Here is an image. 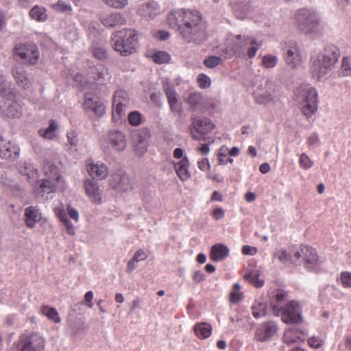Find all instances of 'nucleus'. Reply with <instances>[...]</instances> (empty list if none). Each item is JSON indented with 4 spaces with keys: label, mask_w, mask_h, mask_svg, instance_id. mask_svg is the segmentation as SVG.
<instances>
[{
    "label": "nucleus",
    "mask_w": 351,
    "mask_h": 351,
    "mask_svg": "<svg viewBox=\"0 0 351 351\" xmlns=\"http://www.w3.org/2000/svg\"><path fill=\"white\" fill-rule=\"evenodd\" d=\"M88 77L92 79L93 82L104 84L110 80L111 75L105 65L98 64L95 66L90 68Z\"/></svg>",
    "instance_id": "nucleus-21"
},
{
    "label": "nucleus",
    "mask_w": 351,
    "mask_h": 351,
    "mask_svg": "<svg viewBox=\"0 0 351 351\" xmlns=\"http://www.w3.org/2000/svg\"><path fill=\"white\" fill-rule=\"evenodd\" d=\"M340 73L343 76H351V64L348 57L345 56L341 60Z\"/></svg>",
    "instance_id": "nucleus-53"
},
{
    "label": "nucleus",
    "mask_w": 351,
    "mask_h": 351,
    "mask_svg": "<svg viewBox=\"0 0 351 351\" xmlns=\"http://www.w3.org/2000/svg\"><path fill=\"white\" fill-rule=\"evenodd\" d=\"M178 35L185 43L200 45L208 38L207 25L201 14L194 10Z\"/></svg>",
    "instance_id": "nucleus-2"
},
{
    "label": "nucleus",
    "mask_w": 351,
    "mask_h": 351,
    "mask_svg": "<svg viewBox=\"0 0 351 351\" xmlns=\"http://www.w3.org/2000/svg\"><path fill=\"white\" fill-rule=\"evenodd\" d=\"M136 155L141 157L143 156L147 150L148 143H132Z\"/></svg>",
    "instance_id": "nucleus-61"
},
{
    "label": "nucleus",
    "mask_w": 351,
    "mask_h": 351,
    "mask_svg": "<svg viewBox=\"0 0 351 351\" xmlns=\"http://www.w3.org/2000/svg\"><path fill=\"white\" fill-rule=\"evenodd\" d=\"M25 223L28 228H33L42 217L39 210L36 206H28L24 212Z\"/></svg>",
    "instance_id": "nucleus-31"
},
{
    "label": "nucleus",
    "mask_w": 351,
    "mask_h": 351,
    "mask_svg": "<svg viewBox=\"0 0 351 351\" xmlns=\"http://www.w3.org/2000/svg\"><path fill=\"white\" fill-rule=\"evenodd\" d=\"M189 162L187 158H183L179 162L174 165L176 172L182 181L189 179L191 174L189 171Z\"/></svg>",
    "instance_id": "nucleus-36"
},
{
    "label": "nucleus",
    "mask_w": 351,
    "mask_h": 351,
    "mask_svg": "<svg viewBox=\"0 0 351 351\" xmlns=\"http://www.w3.org/2000/svg\"><path fill=\"white\" fill-rule=\"evenodd\" d=\"M317 92L310 84H301L294 91V100L300 105L302 114L311 117L317 110Z\"/></svg>",
    "instance_id": "nucleus-5"
},
{
    "label": "nucleus",
    "mask_w": 351,
    "mask_h": 351,
    "mask_svg": "<svg viewBox=\"0 0 351 351\" xmlns=\"http://www.w3.org/2000/svg\"><path fill=\"white\" fill-rule=\"evenodd\" d=\"M45 348V340L38 332H27L10 347V351H42Z\"/></svg>",
    "instance_id": "nucleus-7"
},
{
    "label": "nucleus",
    "mask_w": 351,
    "mask_h": 351,
    "mask_svg": "<svg viewBox=\"0 0 351 351\" xmlns=\"http://www.w3.org/2000/svg\"><path fill=\"white\" fill-rule=\"evenodd\" d=\"M57 129L58 125L56 121L51 120L49 127L45 129H40L38 133L44 138L51 140L54 137Z\"/></svg>",
    "instance_id": "nucleus-43"
},
{
    "label": "nucleus",
    "mask_w": 351,
    "mask_h": 351,
    "mask_svg": "<svg viewBox=\"0 0 351 351\" xmlns=\"http://www.w3.org/2000/svg\"><path fill=\"white\" fill-rule=\"evenodd\" d=\"M299 163L300 167L304 169H310L313 165V162L310 159L308 155L304 153L300 155Z\"/></svg>",
    "instance_id": "nucleus-56"
},
{
    "label": "nucleus",
    "mask_w": 351,
    "mask_h": 351,
    "mask_svg": "<svg viewBox=\"0 0 351 351\" xmlns=\"http://www.w3.org/2000/svg\"><path fill=\"white\" fill-rule=\"evenodd\" d=\"M302 260L307 269L311 270L314 269L318 262V256L316 250L311 247L305 246Z\"/></svg>",
    "instance_id": "nucleus-30"
},
{
    "label": "nucleus",
    "mask_w": 351,
    "mask_h": 351,
    "mask_svg": "<svg viewBox=\"0 0 351 351\" xmlns=\"http://www.w3.org/2000/svg\"><path fill=\"white\" fill-rule=\"evenodd\" d=\"M222 59L219 56H208L204 60V64L209 69H214L221 64Z\"/></svg>",
    "instance_id": "nucleus-52"
},
{
    "label": "nucleus",
    "mask_w": 351,
    "mask_h": 351,
    "mask_svg": "<svg viewBox=\"0 0 351 351\" xmlns=\"http://www.w3.org/2000/svg\"><path fill=\"white\" fill-rule=\"evenodd\" d=\"M138 35L135 29H124L114 32L111 36V45L121 56H127L135 51Z\"/></svg>",
    "instance_id": "nucleus-6"
},
{
    "label": "nucleus",
    "mask_w": 351,
    "mask_h": 351,
    "mask_svg": "<svg viewBox=\"0 0 351 351\" xmlns=\"http://www.w3.org/2000/svg\"><path fill=\"white\" fill-rule=\"evenodd\" d=\"M339 280L343 287L346 288H351V273L348 271H343L340 274Z\"/></svg>",
    "instance_id": "nucleus-58"
},
{
    "label": "nucleus",
    "mask_w": 351,
    "mask_h": 351,
    "mask_svg": "<svg viewBox=\"0 0 351 351\" xmlns=\"http://www.w3.org/2000/svg\"><path fill=\"white\" fill-rule=\"evenodd\" d=\"M54 211L60 220L65 226L67 233L70 235H74L75 233V228L73 223L68 219L64 210L63 208H55Z\"/></svg>",
    "instance_id": "nucleus-39"
},
{
    "label": "nucleus",
    "mask_w": 351,
    "mask_h": 351,
    "mask_svg": "<svg viewBox=\"0 0 351 351\" xmlns=\"http://www.w3.org/2000/svg\"><path fill=\"white\" fill-rule=\"evenodd\" d=\"M142 120V116L138 111H133L128 115L129 123L134 126H137L141 124Z\"/></svg>",
    "instance_id": "nucleus-55"
},
{
    "label": "nucleus",
    "mask_w": 351,
    "mask_h": 351,
    "mask_svg": "<svg viewBox=\"0 0 351 351\" xmlns=\"http://www.w3.org/2000/svg\"><path fill=\"white\" fill-rule=\"evenodd\" d=\"M0 105L1 113L9 118H18L22 114V107L16 99V95L12 90V84L0 73Z\"/></svg>",
    "instance_id": "nucleus-3"
},
{
    "label": "nucleus",
    "mask_w": 351,
    "mask_h": 351,
    "mask_svg": "<svg viewBox=\"0 0 351 351\" xmlns=\"http://www.w3.org/2000/svg\"><path fill=\"white\" fill-rule=\"evenodd\" d=\"M107 6L114 9H122L128 4V0H101Z\"/></svg>",
    "instance_id": "nucleus-51"
},
{
    "label": "nucleus",
    "mask_w": 351,
    "mask_h": 351,
    "mask_svg": "<svg viewBox=\"0 0 351 351\" xmlns=\"http://www.w3.org/2000/svg\"><path fill=\"white\" fill-rule=\"evenodd\" d=\"M249 38L237 35L232 43L229 44L226 47V53L229 58L233 56L237 57H244L245 56V50L247 45Z\"/></svg>",
    "instance_id": "nucleus-17"
},
{
    "label": "nucleus",
    "mask_w": 351,
    "mask_h": 351,
    "mask_svg": "<svg viewBox=\"0 0 351 351\" xmlns=\"http://www.w3.org/2000/svg\"><path fill=\"white\" fill-rule=\"evenodd\" d=\"M12 75L16 84L25 89L29 90L32 86V80L24 68L21 66H15L12 69Z\"/></svg>",
    "instance_id": "nucleus-24"
},
{
    "label": "nucleus",
    "mask_w": 351,
    "mask_h": 351,
    "mask_svg": "<svg viewBox=\"0 0 351 351\" xmlns=\"http://www.w3.org/2000/svg\"><path fill=\"white\" fill-rule=\"evenodd\" d=\"M147 258V255L142 249L138 250L135 252V254H134V256L132 258V259L137 263L139 261H145Z\"/></svg>",
    "instance_id": "nucleus-63"
},
{
    "label": "nucleus",
    "mask_w": 351,
    "mask_h": 351,
    "mask_svg": "<svg viewBox=\"0 0 351 351\" xmlns=\"http://www.w3.org/2000/svg\"><path fill=\"white\" fill-rule=\"evenodd\" d=\"M215 128L213 123L206 117L192 118L190 134L195 141L204 140V135L211 132Z\"/></svg>",
    "instance_id": "nucleus-10"
},
{
    "label": "nucleus",
    "mask_w": 351,
    "mask_h": 351,
    "mask_svg": "<svg viewBox=\"0 0 351 351\" xmlns=\"http://www.w3.org/2000/svg\"><path fill=\"white\" fill-rule=\"evenodd\" d=\"M291 255L290 251L288 252L285 249H280L274 252V257L280 263H286L287 262L291 263Z\"/></svg>",
    "instance_id": "nucleus-49"
},
{
    "label": "nucleus",
    "mask_w": 351,
    "mask_h": 351,
    "mask_svg": "<svg viewBox=\"0 0 351 351\" xmlns=\"http://www.w3.org/2000/svg\"><path fill=\"white\" fill-rule=\"evenodd\" d=\"M278 62V58L276 56L272 54L265 55L262 58L261 64L267 69L274 68Z\"/></svg>",
    "instance_id": "nucleus-45"
},
{
    "label": "nucleus",
    "mask_w": 351,
    "mask_h": 351,
    "mask_svg": "<svg viewBox=\"0 0 351 351\" xmlns=\"http://www.w3.org/2000/svg\"><path fill=\"white\" fill-rule=\"evenodd\" d=\"M229 249L223 244H215L212 247L210 258L215 262L221 261L229 254Z\"/></svg>",
    "instance_id": "nucleus-35"
},
{
    "label": "nucleus",
    "mask_w": 351,
    "mask_h": 351,
    "mask_svg": "<svg viewBox=\"0 0 351 351\" xmlns=\"http://www.w3.org/2000/svg\"><path fill=\"white\" fill-rule=\"evenodd\" d=\"M302 309L300 304L291 300L286 304L280 311L281 319L285 323L298 324L302 322Z\"/></svg>",
    "instance_id": "nucleus-11"
},
{
    "label": "nucleus",
    "mask_w": 351,
    "mask_h": 351,
    "mask_svg": "<svg viewBox=\"0 0 351 351\" xmlns=\"http://www.w3.org/2000/svg\"><path fill=\"white\" fill-rule=\"evenodd\" d=\"M197 81L199 86L202 88H208L211 83L210 77L204 73H201L197 76Z\"/></svg>",
    "instance_id": "nucleus-59"
},
{
    "label": "nucleus",
    "mask_w": 351,
    "mask_h": 351,
    "mask_svg": "<svg viewBox=\"0 0 351 351\" xmlns=\"http://www.w3.org/2000/svg\"><path fill=\"white\" fill-rule=\"evenodd\" d=\"M40 312L49 319L55 323H60L61 322V318L59 316L58 311L53 307H51L47 305L43 306L40 308Z\"/></svg>",
    "instance_id": "nucleus-41"
},
{
    "label": "nucleus",
    "mask_w": 351,
    "mask_h": 351,
    "mask_svg": "<svg viewBox=\"0 0 351 351\" xmlns=\"http://www.w3.org/2000/svg\"><path fill=\"white\" fill-rule=\"evenodd\" d=\"M252 315L256 318H259L266 315L267 308L265 303L256 302L252 307Z\"/></svg>",
    "instance_id": "nucleus-48"
},
{
    "label": "nucleus",
    "mask_w": 351,
    "mask_h": 351,
    "mask_svg": "<svg viewBox=\"0 0 351 351\" xmlns=\"http://www.w3.org/2000/svg\"><path fill=\"white\" fill-rule=\"evenodd\" d=\"M107 142L117 152H123L127 147L125 134L117 129L110 130L107 132Z\"/></svg>",
    "instance_id": "nucleus-18"
},
{
    "label": "nucleus",
    "mask_w": 351,
    "mask_h": 351,
    "mask_svg": "<svg viewBox=\"0 0 351 351\" xmlns=\"http://www.w3.org/2000/svg\"><path fill=\"white\" fill-rule=\"evenodd\" d=\"M87 171L90 177L99 180L105 179L109 173L108 169L106 165L93 161L88 163Z\"/></svg>",
    "instance_id": "nucleus-29"
},
{
    "label": "nucleus",
    "mask_w": 351,
    "mask_h": 351,
    "mask_svg": "<svg viewBox=\"0 0 351 351\" xmlns=\"http://www.w3.org/2000/svg\"><path fill=\"white\" fill-rule=\"evenodd\" d=\"M68 143L70 145V149H73L75 151L77 150V146L78 144L77 135L74 132H68L66 134Z\"/></svg>",
    "instance_id": "nucleus-57"
},
{
    "label": "nucleus",
    "mask_w": 351,
    "mask_h": 351,
    "mask_svg": "<svg viewBox=\"0 0 351 351\" xmlns=\"http://www.w3.org/2000/svg\"><path fill=\"white\" fill-rule=\"evenodd\" d=\"M19 171L20 173L27 176V180L33 183L38 178V172L36 169L31 164L27 162H21L19 165Z\"/></svg>",
    "instance_id": "nucleus-34"
},
{
    "label": "nucleus",
    "mask_w": 351,
    "mask_h": 351,
    "mask_svg": "<svg viewBox=\"0 0 351 351\" xmlns=\"http://www.w3.org/2000/svg\"><path fill=\"white\" fill-rule=\"evenodd\" d=\"M52 7L57 11L59 12H69L71 10V6L67 5L65 2L59 1L56 3L53 4Z\"/></svg>",
    "instance_id": "nucleus-62"
},
{
    "label": "nucleus",
    "mask_w": 351,
    "mask_h": 351,
    "mask_svg": "<svg viewBox=\"0 0 351 351\" xmlns=\"http://www.w3.org/2000/svg\"><path fill=\"white\" fill-rule=\"evenodd\" d=\"M153 60L158 64L167 63L171 60L169 54L165 51H158L152 56Z\"/></svg>",
    "instance_id": "nucleus-54"
},
{
    "label": "nucleus",
    "mask_w": 351,
    "mask_h": 351,
    "mask_svg": "<svg viewBox=\"0 0 351 351\" xmlns=\"http://www.w3.org/2000/svg\"><path fill=\"white\" fill-rule=\"evenodd\" d=\"M20 154L19 147L10 141L1 140L0 158L4 160L15 159L19 158Z\"/></svg>",
    "instance_id": "nucleus-27"
},
{
    "label": "nucleus",
    "mask_w": 351,
    "mask_h": 351,
    "mask_svg": "<svg viewBox=\"0 0 351 351\" xmlns=\"http://www.w3.org/2000/svg\"><path fill=\"white\" fill-rule=\"evenodd\" d=\"M259 275L254 271H252L249 274H247L244 276L245 280H248L251 283H252L256 287H261L264 282L263 280H260L258 278Z\"/></svg>",
    "instance_id": "nucleus-50"
},
{
    "label": "nucleus",
    "mask_w": 351,
    "mask_h": 351,
    "mask_svg": "<svg viewBox=\"0 0 351 351\" xmlns=\"http://www.w3.org/2000/svg\"><path fill=\"white\" fill-rule=\"evenodd\" d=\"M83 108L86 112H93L98 117L103 116L106 112L104 103L97 96L90 93L84 95Z\"/></svg>",
    "instance_id": "nucleus-16"
},
{
    "label": "nucleus",
    "mask_w": 351,
    "mask_h": 351,
    "mask_svg": "<svg viewBox=\"0 0 351 351\" xmlns=\"http://www.w3.org/2000/svg\"><path fill=\"white\" fill-rule=\"evenodd\" d=\"M109 184L112 188L119 191H127L132 189L129 177L121 170L111 175Z\"/></svg>",
    "instance_id": "nucleus-19"
},
{
    "label": "nucleus",
    "mask_w": 351,
    "mask_h": 351,
    "mask_svg": "<svg viewBox=\"0 0 351 351\" xmlns=\"http://www.w3.org/2000/svg\"><path fill=\"white\" fill-rule=\"evenodd\" d=\"M261 43H258L257 40L249 38L247 45L246 47L247 56L249 58H252L256 56V53L260 48Z\"/></svg>",
    "instance_id": "nucleus-46"
},
{
    "label": "nucleus",
    "mask_w": 351,
    "mask_h": 351,
    "mask_svg": "<svg viewBox=\"0 0 351 351\" xmlns=\"http://www.w3.org/2000/svg\"><path fill=\"white\" fill-rule=\"evenodd\" d=\"M276 93V85L270 80L261 84L254 93L256 102L258 104H266L272 101Z\"/></svg>",
    "instance_id": "nucleus-12"
},
{
    "label": "nucleus",
    "mask_w": 351,
    "mask_h": 351,
    "mask_svg": "<svg viewBox=\"0 0 351 351\" xmlns=\"http://www.w3.org/2000/svg\"><path fill=\"white\" fill-rule=\"evenodd\" d=\"M288 299V294L283 290H277L275 294L271 299V304L273 308L274 313L276 315H280V311L283 306L282 304Z\"/></svg>",
    "instance_id": "nucleus-33"
},
{
    "label": "nucleus",
    "mask_w": 351,
    "mask_h": 351,
    "mask_svg": "<svg viewBox=\"0 0 351 351\" xmlns=\"http://www.w3.org/2000/svg\"><path fill=\"white\" fill-rule=\"evenodd\" d=\"M149 137V133L147 129L135 131L132 134V143H148Z\"/></svg>",
    "instance_id": "nucleus-42"
},
{
    "label": "nucleus",
    "mask_w": 351,
    "mask_h": 351,
    "mask_svg": "<svg viewBox=\"0 0 351 351\" xmlns=\"http://www.w3.org/2000/svg\"><path fill=\"white\" fill-rule=\"evenodd\" d=\"M14 53L29 64H36L40 58L38 47L32 43H19L14 48Z\"/></svg>",
    "instance_id": "nucleus-8"
},
{
    "label": "nucleus",
    "mask_w": 351,
    "mask_h": 351,
    "mask_svg": "<svg viewBox=\"0 0 351 351\" xmlns=\"http://www.w3.org/2000/svg\"><path fill=\"white\" fill-rule=\"evenodd\" d=\"M129 104L128 94L122 90H117L112 100V121L119 123L125 115Z\"/></svg>",
    "instance_id": "nucleus-9"
},
{
    "label": "nucleus",
    "mask_w": 351,
    "mask_h": 351,
    "mask_svg": "<svg viewBox=\"0 0 351 351\" xmlns=\"http://www.w3.org/2000/svg\"><path fill=\"white\" fill-rule=\"evenodd\" d=\"M284 59L286 64L291 69H295L300 65L302 62L301 53L296 44L294 43L289 46Z\"/></svg>",
    "instance_id": "nucleus-25"
},
{
    "label": "nucleus",
    "mask_w": 351,
    "mask_h": 351,
    "mask_svg": "<svg viewBox=\"0 0 351 351\" xmlns=\"http://www.w3.org/2000/svg\"><path fill=\"white\" fill-rule=\"evenodd\" d=\"M229 149L226 146H222L218 151V160L219 165H226L228 162L232 163L233 162V159L228 158V154H229Z\"/></svg>",
    "instance_id": "nucleus-47"
},
{
    "label": "nucleus",
    "mask_w": 351,
    "mask_h": 351,
    "mask_svg": "<svg viewBox=\"0 0 351 351\" xmlns=\"http://www.w3.org/2000/svg\"><path fill=\"white\" fill-rule=\"evenodd\" d=\"M43 170L46 176L45 179L58 182L61 178L58 167L51 162L45 161L43 165Z\"/></svg>",
    "instance_id": "nucleus-37"
},
{
    "label": "nucleus",
    "mask_w": 351,
    "mask_h": 351,
    "mask_svg": "<svg viewBox=\"0 0 351 351\" xmlns=\"http://www.w3.org/2000/svg\"><path fill=\"white\" fill-rule=\"evenodd\" d=\"M305 334L298 328L287 329L283 336V341L287 345H292L303 341Z\"/></svg>",
    "instance_id": "nucleus-32"
},
{
    "label": "nucleus",
    "mask_w": 351,
    "mask_h": 351,
    "mask_svg": "<svg viewBox=\"0 0 351 351\" xmlns=\"http://www.w3.org/2000/svg\"><path fill=\"white\" fill-rule=\"evenodd\" d=\"M339 56L340 50L337 46L327 45L321 52L311 58L313 76L319 80L324 78L335 67Z\"/></svg>",
    "instance_id": "nucleus-1"
},
{
    "label": "nucleus",
    "mask_w": 351,
    "mask_h": 351,
    "mask_svg": "<svg viewBox=\"0 0 351 351\" xmlns=\"http://www.w3.org/2000/svg\"><path fill=\"white\" fill-rule=\"evenodd\" d=\"M162 87L171 110L173 113L180 115L182 110L178 103V95L176 93L175 86L171 84L168 80L165 79L162 80Z\"/></svg>",
    "instance_id": "nucleus-14"
},
{
    "label": "nucleus",
    "mask_w": 351,
    "mask_h": 351,
    "mask_svg": "<svg viewBox=\"0 0 351 351\" xmlns=\"http://www.w3.org/2000/svg\"><path fill=\"white\" fill-rule=\"evenodd\" d=\"M84 186L86 193L94 204L101 203V193L98 183L93 180L87 179L84 181Z\"/></svg>",
    "instance_id": "nucleus-28"
},
{
    "label": "nucleus",
    "mask_w": 351,
    "mask_h": 351,
    "mask_svg": "<svg viewBox=\"0 0 351 351\" xmlns=\"http://www.w3.org/2000/svg\"><path fill=\"white\" fill-rule=\"evenodd\" d=\"M29 15L32 19L38 21H45L47 18L45 8L43 7H39L38 5H36L32 8L29 12Z\"/></svg>",
    "instance_id": "nucleus-44"
},
{
    "label": "nucleus",
    "mask_w": 351,
    "mask_h": 351,
    "mask_svg": "<svg viewBox=\"0 0 351 351\" xmlns=\"http://www.w3.org/2000/svg\"><path fill=\"white\" fill-rule=\"evenodd\" d=\"M194 331L198 338L204 339L210 336L212 327L205 322L198 323L194 326Z\"/></svg>",
    "instance_id": "nucleus-38"
},
{
    "label": "nucleus",
    "mask_w": 351,
    "mask_h": 351,
    "mask_svg": "<svg viewBox=\"0 0 351 351\" xmlns=\"http://www.w3.org/2000/svg\"><path fill=\"white\" fill-rule=\"evenodd\" d=\"M99 21L106 27H115L124 25L126 23L125 18L119 12L103 14L99 16Z\"/></svg>",
    "instance_id": "nucleus-26"
},
{
    "label": "nucleus",
    "mask_w": 351,
    "mask_h": 351,
    "mask_svg": "<svg viewBox=\"0 0 351 351\" xmlns=\"http://www.w3.org/2000/svg\"><path fill=\"white\" fill-rule=\"evenodd\" d=\"M277 331L276 324L273 322H267L261 324L255 332V339L258 341H267L274 335Z\"/></svg>",
    "instance_id": "nucleus-23"
},
{
    "label": "nucleus",
    "mask_w": 351,
    "mask_h": 351,
    "mask_svg": "<svg viewBox=\"0 0 351 351\" xmlns=\"http://www.w3.org/2000/svg\"><path fill=\"white\" fill-rule=\"evenodd\" d=\"M193 11L185 9L172 10L167 16V23L171 28L179 33Z\"/></svg>",
    "instance_id": "nucleus-13"
},
{
    "label": "nucleus",
    "mask_w": 351,
    "mask_h": 351,
    "mask_svg": "<svg viewBox=\"0 0 351 351\" xmlns=\"http://www.w3.org/2000/svg\"><path fill=\"white\" fill-rule=\"evenodd\" d=\"M93 54L96 58L99 60H104L107 58L106 51L105 49L101 47L93 46Z\"/></svg>",
    "instance_id": "nucleus-60"
},
{
    "label": "nucleus",
    "mask_w": 351,
    "mask_h": 351,
    "mask_svg": "<svg viewBox=\"0 0 351 351\" xmlns=\"http://www.w3.org/2000/svg\"><path fill=\"white\" fill-rule=\"evenodd\" d=\"M295 23L306 35H315L322 30L320 14L313 8H302L294 15Z\"/></svg>",
    "instance_id": "nucleus-4"
},
{
    "label": "nucleus",
    "mask_w": 351,
    "mask_h": 351,
    "mask_svg": "<svg viewBox=\"0 0 351 351\" xmlns=\"http://www.w3.org/2000/svg\"><path fill=\"white\" fill-rule=\"evenodd\" d=\"M305 246L292 247L290 249L291 263L295 265H300L302 263L303 253H304Z\"/></svg>",
    "instance_id": "nucleus-40"
},
{
    "label": "nucleus",
    "mask_w": 351,
    "mask_h": 351,
    "mask_svg": "<svg viewBox=\"0 0 351 351\" xmlns=\"http://www.w3.org/2000/svg\"><path fill=\"white\" fill-rule=\"evenodd\" d=\"M243 295L239 291L232 290L230 295V301L232 303H237L242 300Z\"/></svg>",
    "instance_id": "nucleus-64"
},
{
    "label": "nucleus",
    "mask_w": 351,
    "mask_h": 351,
    "mask_svg": "<svg viewBox=\"0 0 351 351\" xmlns=\"http://www.w3.org/2000/svg\"><path fill=\"white\" fill-rule=\"evenodd\" d=\"M57 182L49 179H42L38 182V186L34 189V192L38 197L43 200H47L51 198V194L56 191Z\"/></svg>",
    "instance_id": "nucleus-20"
},
{
    "label": "nucleus",
    "mask_w": 351,
    "mask_h": 351,
    "mask_svg": "<svg viewBox=\"0 0 351 351\" xmlns=\"http://www.w3.org/2000/svg\"><path fill=\"white\" fill-rule=\"evenodd\" d=\"M161 12L160 5L156 1L142 3L137 10V14L146 21L154 19Z\"/></svg>",
    "instance_id": "nucleus-22"
},
{
    "label": "nucleus",
    "mask_w": 351,
    "mask_h": 351,
    "mask_svg": "<svg viewBox=\"0 0 351 351\" xmlns=\"http://www.w3.org/2000/svg\"><path fill=\"white\" fill-rule=\"evenodd\" d=\"M186 102L193 110H206L208 108H214L211 98L204 97L200 93H191L186 99Z\"/></svg>",
    "instance_id": "nucleus-15"
}]
</instances>
